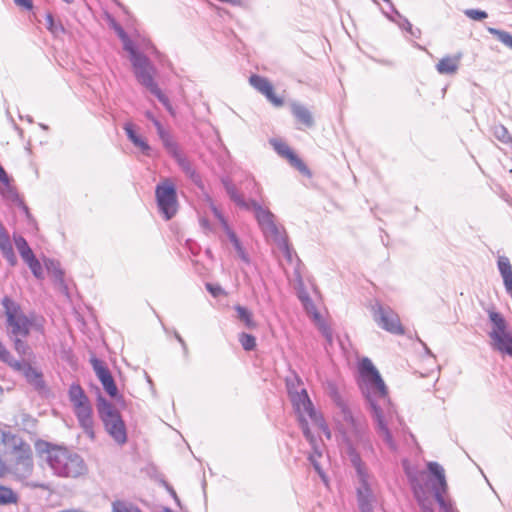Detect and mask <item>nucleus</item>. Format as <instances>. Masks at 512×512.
I'll return each instance as SVG.
<instances>
[{
    "label": "nucleus",
    "mask_w": 512,
    "mask_h": 512,
    "mask_svg": "<svg viewBox=\"0 0 512 512\" xmlns=\"http://www.w3.org/2000/svg\"><path fill=\"white\" fill-rule=\"evenodd\" d=\"M333 401L339 409L341 419V432L347 447L349 459L357 472L359 487L357 488L360 512H373L374 495L370 488L369 474L364 462L361 460L357 447L373 452V445L366 420L361 415H354L347 401L337 392L333 394Z\"/></svg>",
    "instance_id": "obj_1"
},
{
    "label": "nucleus",
    "mask_w": 512,
    "mask_h": 512,
    "mask_svg": "<svg viewBox=\"0 0 512 512\" xmlns=\"http://www.w3.org/2000/svg\"><path fill=\"white\" fill-rule=\"evenodd\" d=\"M359 371L362 378L361 389L370 405L375 430L388 448L396 451L397 445L392 437L391 428L396 422H400V419L388 397L387 387L370 359H362Z\"/></svg>",
    "instance_id": "obj_2"
},
{
    "label": "nucleus",
    "mask_w": 512,
    "mask_h": 512,
    "mask_svg": "<svg viewBox=\"0 0 512 512\" xmlns=\"http://www.w3.org/2000/svg\"><path fill=\"white\" fill-rule=\"evenodd\" d=\"M286 384L294 411L298 416L300 427L305 438L314 444V435L309 429L308 419L316 425L327 436V438H330L331 432L323 417L316 412L306 389L299 387L300 379L295 377L294 380H287Z\"/></svg>",
    "instance_id": "obj_3"
},
{
    "label": "nucleus",
    "mask_w": 512,
    "mask_h": 512,
    "mask_svg": "<svg viewBox=\"0 0 512 512\" xmlns=\"http://www.w3.org/2000/svg\"><path fill=\"white\" fill-rule=\"evenodd\" d=\"M47 462L58 477L77 478L84 475L87 471L82 457L63 447L48 449Z\"/></svg>",
    "instance_id": "obj_4"
},
{
    "label": "nucleus",
    "mask_w": 512,
    "mask_h": 512,
    "mask_svg": "<svg viewBox=\"0 0 512 512\" xmlns=\"http://www.w3.org/2000/svg\"><path fill=\"white\" fill-rule=\"evenodd\" d=\"M1 303L6 316L8 337L28 336L31 329L43 332V325L27 316L21 306L10 297L5 296Z\"/></svg>",
    "instance_id": "obj_5"
},
{
    "label": "nucleus",
    "mask_w": 512,
    "mask_h": 512,
    "mask_svg": "<svg viewBox=\"0 0 512 512\" xmlns=\"http://www.w3.org/2000/svg\"><path fill=\"white\" fill-rule=\"evenodd\" d=\"M97 411L107 433L117 444H125L127 431L119 411L102 396L98 397Z\"/></svg>",
    "instance_id": "obj_6"
},
{
    "label": "nucleus",
    "mask_w": 512,
    "mask_h": 512,
    "mask_svg": "<svg viewBox=\"0 0 512 512\" xmlns=\"http://www.w3.org/2000/svg\"><path fill=\"white\" fill-rule=\"evenodd\" d=\"M251 210L254 211L255 218L266 239L286 249L287 240L283 236L280 228L276 225L273 213L255 200H251Z\"/></svg>",
    "instance_id": "obj_7"
},
{
    "label": "nucleus",
    "mask_w": 512,
    "mask_h": 512,
    "mask_svg": "<svg viewBox=\"0 0 512 512\" xmlns=\"http://www.w3.org/2000/svg\"><path fill=\"white\" fill-rule=\"evenodd\" d=\"M427 468L431 475L429 477L431 490L441 512H458L453 503L444 497L448 489L444 468L433 461L427 463Z\"/></svg>",
    "instance_id": "obj_8"
},
{
    "label": "nucleus",
    "mask_w": 512,
    "mask_h": 512,
    "mask_svg": "<svg viewBox=\"0 0 512 512\" xmlns=\"http://www.w3.org/2000/svg\"><path fill=\"white\" fill-rule=\"evenodd\" d=\"M159 212L165 220L173 218L179 208L176 186L171 179H164L155 188Z\"/></svg>",
    "instance_id": "obj_9"
},
{
    "label": "nucleus",
    "mask_w": 512,
    "mask_h": 512,
    "mask_svg": "<svg viewBox=\"0 0 512 512\" xmlns=\"http://www.w3.org/2000/svg\"><path fill=\"white\" fill-rule=\"evenodd\" d=\"M489 319L493 325L489 333L493 347L502 354L512 356V335L507 331V323L498 312H490Z\"/></svg>",
    "instance_id": "obj_10"
},
{
    "label": "nucleus",
    "mask_w": 512,
    "mask_h": 512,
    "mask_svg": "<svg viewBox=\"0 0 512 512\" xmlns=\"http://www.w3.org/2000/svg\"><path fill=\"white\" fill-rule=\"evenodd\" d=\"M371 312L377 325L396 335L404 334V328L400 322L398 314L389 306L376 301L371 306Z\"/></svg>",
    "instance_id": "obj_11"
},
{
    "label": "nucleus",
    "mask_w": 512,
    "mask_h": 512,
    "mask_svg": "<svg viewBox=\"0 0 512 512\" xmlns=\"http://www.w3.org/2000/svg\"><path fill=\"white\" fill-rule=\"evenodd\" d=\"M410 482L414 496L422 512H434L433 503L428 495L427 485L429 477L425 471H419L415 475H410Z\"/></svg>",
    "instance_id": "obj_12"
},
{
    "label": "nucleus",
    "mask_w": 512,
    "mask_h": 512,
    "mask_svg": "<svg viewBox=\"0 0 512 512\" xmlns=\"http://www.w3.org/2000/svg\"><path fill=\"white\" fill-rule=\"evenodd\" d=\"M131 64L134 75L142 86L147 90H150L157 85V82L155 81L157 70L148 57L143 55L132 61Z\"/></svg>",
    "instance_id": "obj_13"
},
{
    "label": "nucleus",
    "mask_w": 512,
    "mask_h": 512,
    "mask_svg": "<svg viewBox=\"0 0 512 512\" xmlns=\"http://www.w3.org/2000/svg\"><path fill=\"white\" fill-rule=\"evenodd\" d=\"M93 370L101 382L104 390L106 393L112 397L116 398L118 395V389L115 384V381L109 371V369L106 367L105 363L102 360H99L97 358H91L90 360Z\"/></svg>",
    "instance_id": "obj_14"
},
{
    "label": "nucleus",
    "mask_w": 512,
    "mask_h": 512,
    "mask_svg": "<svg viewBox=\"0 0 512 512\" xmlns=\"http://www.w3.org/2000/svg\"><path fill=\"white\" fill-rule=\"evenodd\" d=\"M249 83L253 86L258 92L263 94L273 105L280 107L283 105L284 101L282 98L278 97L274 93V89L270 81L259 75H252L249 78Z\"/></svg>",
    "instance_id": "obj_15"
},
{
    "label": "nucleus",
    "mask_w": 512,
    "mask_h": 512,
    "mask_svg": "<svg viewBox=\"0 0 512 512\" xmlns=\"http://www.w3.org/2000/svg\"><path fill=\"white\" fill-rule=\"evenodd\" d=\"M75 416L79 422L80 427L83 429L84 433L90 438H95L94 432V420H93V410L90 402L78 406L73 409Z\"/></svg>",
    "instance_id": "obj_16"
},
{
    "label": "nucleus",
    "mask_w": 512,
    "mask_h": 512,
    "mask_svg": "<svg viewBox=\"0 0 512 512\" xmlns=\"http://www.w3.org/2000/svg\"><path fill=\"white\" fill-rule=\"evenodd\" d=\"M0 182L5 185V188L1 192L3 198L8 201L18 204L23 209L26 216L29 218L30 213H29L28 207L20 199L16 189L9 184V177L1 165H0Z\"/></svg>",
    "instance_id": "obj_17"
},
{
    "label": "nucleus",
    "mask_w": 512,
    "mask_h": 512,
    "mask_svg": "<svg viewBox=\"0 0 512 512\" xmlns=\"http://www.w3.org/2000/svg\"><path fill=\"white\" fill-rule=\"evenodd\" d=\"M270 143L272 144L273 148L280 156L287 158L290 161V163L295 168H297L300 172H303V173L308 172L306 165L302 162L301 159H299L293 153V151L290 149V147L286 143H284L280 140H276V139L271 140Z\"/></svg>",
    "instance_id": "obj_18"
},
{
    "label": "nucleus",
    "mask_w": 512,
    "mask_h": 512,
    "mask_svg": "<svg viewBox=\"0 0 512 512\" xmlns=\"http://www.w3.org/2000/svg\"><path fill=\"white\" fill-rule=\"evenodd\" d=\"M462 53L459 52L455 55H447L439 60L436 64V70L440 75H454L457 73L460 62L462 59Z\"/></svg>",
    "instance_id": "obj_19"
},
{
    "label": "nucleus",
    "mask_w": 512,
    "mask_h": 512,
    "mask_svg": "<svg viewBox=\"0 0 512 512\" xmlns=\"http://www.w3.org/2000/svg\"><path fill=\"white\" fill-rule=\"evenodd\" d=\"M222 184L230 199L241 209L251 210V200H245L229 178H222Z\"/></svg>",
    "instance_id": "obj_20"
},
{
    "label": "nucleus",
    "mask_w": 512,
    "mask_h": 512,
    "mask_svg": "<svg viewBox=\"0 0 512 512\" xmlns=\"http://www.w3.org/2000/svg\"><path fill=\"white\" fill-rule=\"evenodd\" d=\"M497 267L503 279L505 290L512 298V266L509 258L506 256H499L497 260Z\"/></svg>",
    "instance_id": "obj_21"
},
{
    "label": "nucleus",
    "mask_w": 512,
    "mask_h": 512,
    "mask_svg": "<svg viewBox=\"0 0 512 512\" xmlns=\"http://www.w3.org/2000/svg\"><path fill=\"white\" fill-rule=\"evenodd\" d=\"M391 13H393L396 18H393L389 13L385 12V15L392 21L396 22L397 25L402 29L408 32L412 37L419 38L421 35V31L418 28H414L410 21L403 17L393 5H391Z\"/></svg>",
    "instance_id": "obj_22"
},
{
    "label": "nucleus",
    "mask_w": 512,
    "mask_h": 512,
    "mask_svg": "<svg viewBox=\"0 0 512 512\" xmlns=\"http://www.w3.org/2000/svg\"><path fill=\"white\" fill-rule=\"evenodd\" d=\"M123 129L128 139L133 143V145L139 148L145 155H149L151 147L144 138H142L136 133L133 124L125 123Z\"/></svg>",
    "instance_id": "obj_23"
},
{
    "label": "nucleus",
    "mask_w": 512,
    "mask_h": 512,
    "mask_svg": "<svg viewBox=\"0 0 512 512\" xmlns=\"http://www.w3.org/2000/svg\"><path fill=\"white\" fill-rule=\"evenodd\" d=\"M181 170L189 177L195 184L199 185L201 182L200 175L196 172V169L190 162V160L184 156L181 152L173 157Z\"/></svg>",
    "instance_id": "obj_24"
},
{
    "label": "nucleus",
    "mask_w": 512,
    "mask_h": 512,
    "mask_svg": "<svg viewBox=\"0 0 512 512\" xmlns=\"http://www.w3.org/2000/svg\"><path fill=\"white\" fill-rule=\"evenodd\" d=\"M0 360L6 364H8L14 371L20 372L23 374L25 368L29 365V363L25 361L16 360L11 353L6 349L3 343L0 341Z\"/></svg>",
    "instance_id": "obj_25"
},
{
    "label": "nucleus",
    "mask_w": 512,
    "mask_h": 512,
    "mask_svg": "<svg viewBox=\"0 0 512 512\" xmlns=\"http://www.w3.org/2000/svg\"><path fill=\"white\" fill-rule=\"evenodd\" d=\"M23 376L27 380V382L32 385L36 390L42 391L45 389V382L43 380V375L36 368L32 367L30 364L25 368L23 372Z\"/></svg>",
    "instance_id": "obj_26"
},
{
    "label": "nucleus",
    "mask_w": 512,
    "mask_h": 512,
    "mask_svg": "<svg viewBox=\"0 0 512 512\" xmlns=\"http://www.w3.org/2000/svg\"><path fill=\"white\" fill-rule=\"evenodd\" d=\"M10 453L13 455L12 462H23L33 459L31 446L22 440L20 444L15 445Z\"/></svg>",
    "instance_id": "obj_27"
},
{
    "label": "nucleus",
    "mask_w": 512,
    "mask_h": 512,
    "mask_svg": "<svg viewBox=\"0 0 512 512\" xmlns=\"http://www.w3.org/2000/svg\"><path fill=\"white\" fill-rule=\"evenodd\" d=\"M68 394L73 409L90 402L84 390L79 384H72L69 388Z\"/></svg>",
    "instance_id": "obj_28"
},
{
    "label": "nucleus",
    "mask_w": 512,
    "mask_h": 512,
    "mask_svg": "<svg viewBox=\"0 0 512 512\" xmlns=\"http://www.w3.org/2000/svg\"><path fill=\"white\" fill-rule=\"evenodd\" d=\"M291 110L292 114L295 116V118L306 125L307 127L313 126V117L310 113V111L303 105L299 103H292L291 104Z\"/></svg>",
    "instance_id": "obj_29"
},
{
    "label": "nucleus",
    "mask_w": 512,
    "mask_h": 512,
    "mask_svg": "<svg viewBox=\"0 0 512 512\" xmlns=\"http://www.w3.org/2000/svg\"><path fill=\"white\" fill-rule=\"evenodd\" d=\"M11 469L19 479L28 478L33 471V459L23 462H11Z\"/></svg>",
    "instance_id": "obj_30"
},
{
    "label": "nucleus",
    "mask_w": 512,
    "mask_h": 512,
    "mask_svg": "<svg viewBox=\"0 0 512 512\" xmlns=\"http://www.w3.org/2000/svg\"><path fill=\"white\" fill-rule=\"evenodd\" d=\"M166 151L172 156H177L181 151L171 134L164 128L157 133Z\"/></svg>",
    "instance_id": "obj_31"
},
{
    "label": "nucleus",
    "mask_w": 512,
    "mask_h": 512,
    "mask_svg": "<svg viewBox=\"0 0 512 512\" xmlns=\"http://www.w3.org/2000/svg\"><path fill=\"white\" fill-rule=\"evenodd\" d=\"M237 318L244 323L245 327L248 329H255L257 327V323L253 318V314L246 307L241 305H236L234 307Z\"/></svg>",
    "instance_id": "obj_32"
},
{
    "label": "nucleus",
    "mask_w": 512,
    "mask_h": 512,
    "mask_svg": "<svg viewBox=\"0 0 512 512\" xmlns=\"http://www.w3.org/2000/svg\"><path fill=\"white\" fill-rule=\"evenodd\" d=\"M13 239L15 246L24 262L35 256L24 237L21 235H14Z\"/></svg>",
    "instance_id": "obj_33"
},
{
    "label": "nucleus",
    "mask_w": 512,
    "mask_h": 512,
    "mask_svg": "<svg viewBox=\"0 0 512 512\" xmlns=\"http://www.w3.org/2000/svg\"><path fill=\"white\" fill-rule=\"evenodd\" d=\"M19 501L18 494L11 488L0 485V506L17 504Z\"/></svg>",
    "instance_id": "obj_34"
},
{
    "label": "nucleus",
    "mask_w": 512,
    "mask_h": 512,
    "mask_svg": "<svg viewBox=\"0 0 512 512\" xmlns=\"http://www.w3.org/2000/svg\"><path fill=\"white\" fill-rule=\"evenodd\" d=\"M229 240L231 241L234 249L236 250L238 257L246 264L250 263V258L245 249L243 248L241 242L233 231H229L227 233Z\"/></svg>",
    "instance_id": "obj_35"
},
{
    "label": "nucleus",
    "mask_w": 512,
    "mask_h": 512,
    "mask_svg": "<svg viewBox=\"0 0 512 512\" xmlns=\"http://www.w3.org/2000/svg\"><path fill=\"white\" fill-rule=\"evenodd\" d=\"M310 444H311V446H312L314 451H313L312 454H310L309 461L311 462V464L313 465V467L317 471V473L320 475L322 480L324 482H326V476L323 473V471H322V469L320 467V464L318 463V458L321 457L322 453H321V451L318 448L316 439L314 438V444H312L311 442H310Z\"/></svg>",
    "instance_id": "obj_36"
},
{
    "label": "nucleus",
    "mask_w": 512,
    "mask_h": 512,
    "mask_svg": "<svg viewBox=\"0 0 512 512\" xmlns=\"http://www.w3.org/2000/svg\"><path fill=\"white\" fill-rule=\"evenodd\" d=\"M23 439L18 437L17 435L11 433L10 431L0 429V441L3 445L7 446L10 450L17 445Z\"/></svg>",
    "instance_id": "obj_37"
},
{
    "label": "nucleus",
    "mask_w": 512,
    "mask_h": 512,
    "mask_svg": "<svg viewBox=\"0 0 512 512\" xmlns=\"http://www.w3.org/2000/svg\"><path fill=\"white\" fill-rule=\"evenodd\" d=\"M46 27L55 37H59L65 33V28L62 23L56 22L50 13L46 15Z\"/></svg>",
    "instance_id": "obj_38"
},
{
    "label": "nucleus",
    "mask_w": 512,
    "mask_h": 512,
    "mask_svg": "<svg viewBox=\"0 0 512 512\" xmlns=\"http://www.w3.org/2000/svg\"><path fill=\"white\" fill-rule=\"evenodd\" d=\"M45 267L47 271L55 278L56 281H63V272L60 268V265L57 261L52 259L44 260Z\"/></svg>",
    "instance_id": "obj_39"
},
{
    "label": "nucleus",
    "mask_w": 512,
    "mask_h": 512,
    "mask_svg": "<svg viewBox=\"0 0 512 512\" xmlns=\"http://www.w3.org/2000/svg\"><path fill=\"white\" fill-rule=\"evenodd\" d=\"M488 32L490 34L494 35L495 37H497V39L502 44H504L506 47H508L509 49L512 50V35L510 33H508L507 31L492 28V27L488 28Z\"/></svg>",
    "instance_id": "obj_40"
},
{
    "label": "nucleus",
    "mask_w": 512,
    "mask_h": 512,
    "mask_svg": "<svg viewBox=\"0 0 512 512\" xmlns=\"http://www.w3.org/2000/svg\"><path fill=\"white\" fill-rule=\"evenodd\" d=\"M493 136L503 144H509L512 140L508 130L501 124H496L492 127Z\"/></svg>",
    "instance_id": "obj_41"
},
{
    "label": "nucleus",
    "mask_w": 512,
    "mask_h": 512,
    "mask_svg": "<svg viewBox=\"0 0 512 512\" xmlns=\"http://www.w3.org/2000/svg\"><path fill=\"white\" fill-rule=\"evenodd\" d=\"M112 512H141V510L132 503L115 501L112 503Z\"/></svg>",
    "instance_id": "obj_42"
},
{
    "label": "nucleus",
    "mask_w": 512,
    "mask_h": 512,
    "mask_svg": "<svg viewBox=\"0 0 512 512\" xmlns=\"http://www.w3.org/2000/svg\"><path fill=\"white\" fill-rule=\"evenodd\" d=\"M239 342L245 351H252L256 347V338L245 332L239 334Z\"/></svg>",
    "instance_id": "obj_43"
},
{
    "label": "nucleus",
    "mask_w": 512,
    "mask_h": 512,
    "mask_svg": "<svg viewBox=\"0 0 512 512\" xmlns=\"http://www.w3.org/2000/svg\"><path fill=\"white\" fill-rule=\"evenodd\" d=\"M25 263L28 265V267L30 268L32 274L37 279H43L44 278V273H43L42 265H41L40 261L35 256L30 258L29 260L25 261Z\"/></svg>",
    "instance_id": "obj_44"
},
{
    "label": "nucleus",
    "mask_w": 512,
    "mask_h": 512,
    "mask_svg": "<svg viewBox=\"0 0 512 512\" xmlns=\"http://www.w3.org/2000/svg\"><path fill=\"white\" fill-rule=\"evenodd\" d=\"M123 48L129 53V59L131 62L144 55L137 51L133 42L128 37L123 39Z\"/></svg>",
    "instance_id": "obj_45"
},
{
    "label": "nucleus",
    "mask_w": 512,
    "mask_h": 512,
    "mask_svg": "<svg viewBox=\"0 0 512 512\" xmlns=\"http://www.w3.org/2000/svg\"><path fill=\"white\" fill-rule=\"evenodd\" d=\"M27 336H19V337H9L12 341H13V344H14V348L15 350L20 354V355H26L28 350H29V347L28 345L24 342V338H26Z\"/></svg>",
    "instance_id": "obj_46"
},
{
    "label": "nucleus",
    "mask_w": 512,
    "mask_h": 512,
    "mask_svg": "<svg viewBox=\"0 0 512 512\" xmlns=\"http://www.w3.org/2000/svg\"><path fill=\"white\" fill-rule=\"evenodd\" d=\"M210 207H211V210L214 214V216L219 220V222L221 223V226L223 228V230L227 233H229V231H232V229L229 227L226 219L224 218L223 214L221 213V211L211 202L210 204Z\"/></svg>",
    "instance_id": "obj_47"
},
{
    "label": "nucleus",
    "mask_w": 512,
    "mask_h": 512,
    "mask_svg": "<svg viewBox=\"0 0 512 512\" xmlns=\"http://www.w3.org/2000/svg\"><path fill=\"white\" fill-rule=\"evenodd\" d=\"M465 15L473 20H482L487 17V13L485 11H481V10H477V9L466 10Z\"/></svg>",
    "instance_id": "obj_48"
},
{
    "label": "nucleus",
    "mask_w": 512,
    "mask_h": 512,
    "mask_svg": "<svg viewBox=\"0 0 512 512\" xmlns=\"http://www.w3.org/2000/svg\"><path fill=\"white\" fill-rule=\"evenodd\" d=\"M206 289L211 293L213 297H219L221 295H225L224 289L220 285H215L211 283L206 284Z\"/></svg>",
    "instance_id": "obj_49"
},
{
    "label": "nucleus",
    "mask_w": 512,
    "mask_h": 512,
    "mask_svg": "<svg viewBox=\"0 0 512 512\" xmlns=\"http://www.w3.org/2000/svg\"><path fill=\"white\" fill-rule=\"evenodd\" d=\"M164 105L169 98L161 91L158 84L149 90Z\"/></svg>",
    "instance_id": "obj_50"
},
{
    "label": "nucleus",
    "mask_w": 512,
    "mask_h": 512,
    "mask_svg": "<svg viewBox=\"0 0 512 512\" xmlns=\"http://www.w3.org/2000/svg\"><path fill=\"white\" fill-rule=\"evenodd\" d=\"M320 331H321L322 335L325 337V339L327 340V342L329 344H331L333 342V334H332L331 328L328 325L323 323L320 325Z\"/></svg>",
    "instance_id": "obj_51"
},
{
    "label": "nucleus",
    "mask_w": 512,
    "mask_h": 512,
    "mask_svg": "<svg viewBox=\"0 0 512 512\" xmlns=\"http://www.w3.org/2000/svg\"><path fill=\"white\" fill-rule=\"evenodd\" d=\"M145 117L153 123V125L155 126V128L157 130V133L164 129V127L162 126L160 121L153 115L152 112L146 111Z\"/></svg>",
    "instance_id": "obj_52"
},
{
    "label": "nucleus",
    "mask_w": 512,
    "mask_h": 512,
    "mask_svg": "<svg viewBox=\"0 0 512 512\" xmlns=\"http://www.w3.org/2000/svg\"><path fill=\"white\" fill-rule=\"evenodd\" d=\"M17 6L20 8L30 11L33 8V3L31 0H13Z\"/></svg>",
    "instance_id": "obj_53"
},
{
    "label": "nucleus",
    "mask_w": 512,
    "mask_h": 512,
    "mask_svg": "<svg viewBox=\"0 0 512 512\" xmlns=\"http://www.w3.org/2000/svg\"><path fill=\"white\" fill-rule=\"evenodd\" d=\"M175 338L182 345L184 352L187 353L186 343L183 340V338L179 335V333L175 332Z\"/></svg>",
    "instance_id": "obj_54"
},
{
    "label": "nucleus",
    "mask_w": 512,
    "mask_h": 512,
    "mask_svg": "<svg viewBox=\"0 0 512 512\" xmlns=\"http://www.w3.org/2000/svg\"><path fill=\"white\" fill-rule=\"evenodd\" d=\"M279 248H280L281 250H283V252L285 253V256L287 257V259H288L289 261H291V260H292V253H291V250H290L289 246L287 245V248H286V249H285V248H283V247H279Z\"/></svg>",
    "instance_id": "obj_55"
},
{
    "label": "nucleus",
    "mask_w": 512,
    "mask_h": 512,
    "mask_svg": "<svg viewBox=\"0 0 512 512\" xmlns=\"http://www.w3.org/2000/svg\"><path fill=\"white\" fill-rule=\"evenodd\" d=\"M166 110L171 114V115H175V111H174V108L172 107L171 103H170V100H168L164 105H163Z\"/></svg>",
    "instance_id": "obj_56"
},
{
    "label": "nucleus",
    "mask_w": 512,
    "mask_h": 512,
    "mask_svg": "<svg viewBox=\"0 0 512 512\" xmlns=\"http://www.w3.org/2000/svg\"><path fill=\"white\" fill-rule=\"evenodd\" d=\"M200 224H201V226H202L204 229H208V230L210 229V224H209V222H208V220H207V219H205V218H201V219H200Z\"/></svg>",
    "instance_id": "obj_57"
},
{
    "label": "nucleus",
    "mask_w": 512,
    "mask_h": 512,
    "mask_svg": "<svg viewBox=\"0 0 512 512\" xmlns=\"http://www.w3.org/2000/svg\"><path fill=\"white\" fill-rule=\"evenodd\" d=\"M117 32H118L119 37H120L122 40H123V39H125V37H128V36L126 35V33L124 32V30H123L121 27H118V28H117Z\"/></svg>",
    "instance_id": "obj_58"
},
{
    "label": "nucleus",
    "mask_w": 512,
    "mask_h": 512,
    "mask_svg": "<svg viewBox=\"0 0 512 512\" xmlns=\"http://www.w3.org/2000/svg\"><path fill=\"white\" fill-rule=\"evenodd\" d=\"M252 182H253V184L255 185V187L257 188V193H260L261 188L259 187V185L257 184V182H256L254 179H252Z\"/></svg>",
    "instance_id": "obj_59"
},
{
    "label": "nucleus",
    "mask_w": 512,
    "mask_h": 512,
    "mask_svg": "<svg viewBox=\"0 0 512 512\" xmlns=\"http://www.w3.org/2000/svg\"><path fill=\"white\" fill-rule=\"evenodd\" d=\"M424 348L427 352V354H429L430 356L434 357V355L431 353L430 349L424 344Z\"/></svg>",
    "instance_id": "obj_60"
},
{
    "label": "nucleus",
    "mask_w": 512,
    "mask_h": 512,
    "mask_svg": "<svg viewBox=\"0 0 512 512\" xmlns=\"http://www.w3.org/2000/svg\"><path fill=\"white\" fill-rule=\"evenodd\" d=\"M63 1L68 3V4L73 2V0H63Z\"/></svg>",
    "instance_id": "obj_61"
},
{
    "label": "nucleus",
    "mask_w": 512,
    "mask_h": 512,
    "mask_svg": "<svg viewBox=\"0 0 512 512\" xmlns=\"http://www.w3.org/2000/svg\"><path fill=\"white\" fill-rule=\"evenodd\" d=\"M35 487L43 488L44 486L43 485H35Z\"/></svg>",
    "instance_id": "obj_62"
}]
</instances>
